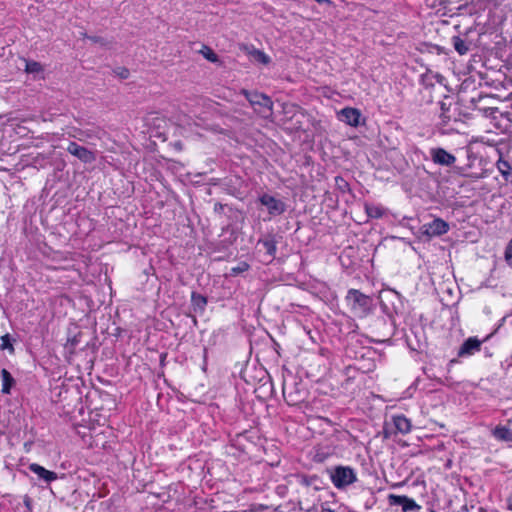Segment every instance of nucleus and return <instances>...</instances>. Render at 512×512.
I'll use <instances>...</instances> for the list:
<instances>
[{"label":"nucleus","instance_id":"nucleus-4","mask_svg":"<svg viewBox=\"0 0 512 512\" xmlns=\"http://www.w3.org/2000/svg\"><path fill=\"white\" fill-rule=\"evenodd\" d=\"M388 502L391 506H401L403 512H419L421 506L418 505L413 499L404 495L390 494Z\"/></svg>","mask_w":512,"mask_h":512},{"label":"nucleus","instance_id":"nucleus-41","mask_svg":"<svg viewBox=\"0 0 512 512\" xmlns=\"http://www.w3.org/2000/svg\"><path fill=\"white\" fill-rule=\"evenodd\" d=\"M358 352L354 351V357L357 358Z\"/></svg>","mask_w":512,"mask_h":512},{"label":"nucleus","instance_id":"nucleus-7","mask_svg":"<svg viewBox=\"0 0 512 512\" xmlns=\"http://www.w3.org/2000/svg\"><path fill=\"white\" fill-rule=\"evenodd\" d=\"M66 150L83 163H92L96 160L94 152L88 150L83 146L78 145L76 142H70Z\"/></svg>","mask_w":512,"mask_h":512},{"label":"nucleus","instance_id":"nucleus-22","mask_svg":"<svg viewBox=\"0 0 512 512\" xmlns=\"http://www.w3.org/2000/svg\"><path fill=\"white\" fill-rule=\"evenodd\" d=\"M338 118L342 121H346L347 124L352 125V108L346 107L338 113Z\"/></svg>","mask_w":512,"mask_h":512},{"label":"nucleus","instance_id":"nucleus-29","mask_svg":"<svg viewBox=\"0 0 512 512\" xmlns=\"http://www.w3.org/2000/svg\"><path fill=\"white\" fill-rule=\"evenodd\" d=\"M80 141H84L86 138H91L92 134L89 131H79L77 135H73Z\"/></svg>","mask_w":512,"mask_h":512},{"label":"nucleus","instance_id":"nucleus-31","mask_svg":"<svg viewBox=\"0 0 512 512\" xmlns=\"http://www.w3.org/2000/svg\"><path fill=\"white\" fill-rule=\"evenodd\" d=\"M373 366H374V364H373V363H369V364H368V366L366 367V370H370ZM354 368H357V369H359V370H363V371H365V367H362V366H356L355 364H354Z\"/></svg>","mask_w":512,"mask_h":512},{"label":"nucleus","instance_id":"nucleus-13","mask_svg":"<svg viewBox=\"0 0 512 512\" xmlns=\"http://www.w3.org/2000/svg\"><path fill=\"white\" fill-rule=\"evenodd\" d=\"M0 376L2 380L1 392L2 394L9 395L11 393V388L15 385L16 381L7 369H2Z\"/></svg>","mask_w":512,"mask_h":512},{"label":"nucleus","instance_id":"nucleus-3","mask_svg":"<svg viewBox=\"0 0 512 512\" xmlns=\"http://www.w3.org/2000/svg\"><path fill=\"white\" fill-rule=\"evenodd\" d=\"M260 203L267 207L268 212L271 216H278L286 211L285 203L267 193H264L259 197Z\"/></svg>","mask_w":512,"mask_h":512},{"label":"nucleus","instance_id":"nucleus-16","mask_svg":"<svg viewBox=\"0 0 512 512\" xmlns=\"http://www.w3.org/2000/svg\"><path fill=\"white\" fill-rule=\"evenodd\" d=\"M258 243L264 247L266 254L270 257V259L275 257L277 251V241L275 240L274 236L261 239Z\"/></svg>","mask_w":512,"mask_h":512},{"label":"nucleus","instance_id":"nucleus-28","mask_svg":"<svg viewBox=\"0 0 512 512\" xmlns=\"http://www.w3.org/2000/svg\"><path fill=\"white\" fill-rule=\"evenodd\" d=\"M248 268H249V265L247 263L243 262L239 266L232 268V273L233 274H239V273H242L244 271H247Z\"/></svg>","mask_w":512,"mask_h":512},{"label":"nucleus","instance_id":"nucleus-27","mask_svg":"<svg viewBox=\"0 0 512 512\" xmlns=\"http://www.w3.org/2000/svg\"><path fill=\"white\" fill-rule=\"evenodd\" d=\"M505 260L510 267H512V239L508 243L505 250Z\"/></svg>","mask_w":512,"mask_h":512},{"label":"nucleus","instance_id":"nucleus-15","mask_svg":"<svg viewBox=\"0 0 512 512\" xmlns=\"http://www.w3.org/2000/svg\"><path fill=\"white\" fill-rule=\"evenodd\" d=\"M496 167L506 182H512V167L508 161L500 157L496 163Z\"/></svg>","mask_w":512,"mask_h":512},{"label":"nucleus","instance_id":"nucleus-36","mask_svg":"<svg viewBox=\"0 0 512 512\" xmlns=\"http://www.w3.org/2000/svg\"><path fill=\"white\" fill-rule=\"evenodd\" d=\"M214 209H215V211H218V210L222 209V205L217 203V204H215V208Z\"/></svg>","mask_w":512,"mask_h":512},{"label":"nucleus","instance_id":"nucleus-18","mask_svg":"<svg viewBox=\"0 0 512 512\" xmlns=\"http://www.w3.org/2000/svg\"><path fill=\"white\" fill-rule=\"evenodd\" d=\"M191 300H192L193 306L199 310H204V308L207 304L206 297L202 296L201 294L195 293V292L192 293Z\"/></svg>","mask_w":512,"mask_h":512},{"label":"nucleus","instance_id":"nucleus-39","mask_svg":"<svg viewBox=\"0 0 512 512\" xmlns=\"http://www.w3.org/2000/svg\"><path fill=\"white\" fill-rule=\"evenodd\" d=\"M76 343H77L76 339H73V340H72V346H75V345H76Z\"/></svg>","mask_w":512,"mask_h":512},{"label":"nucleus","instance_id":"nucleus-2","mask_svg":"<svg viewBox=\"0 0 512 512\" xmlns=\"http://www.w3.org/2000/svg\"><path fill=\"white\" fill-rule=\"evenodd\" d=\"M242 94L257 113L265 118L272 115L273 102L269 96L257 91L250 92L248 90H242Z\"/></svg>","mask_w":512,"mask_h":512},{"label":"nucleus","instance_id":"nucleus-25","mask_svg":"<svg viewBox=\"0 0 512 512\" xmlns=\"http://www.w3.org/2000/svg\"><path fill=\"white\" fill-rule=\"evenodd\" d=\"M339 260L342 264L343 267H346V268H349L350 265H351V260H350V253L349 251L347 250H344L341 255L339 256Z\"/></svg>","mask_w":512,"mask_h":512},{"label":"nucleus","instance_id":"nucleus-19","mask_svg":"<svg viewBox=\"0 0 512 512\" xmlns=\"http://www.w3.org/2000/svg\"><path fill=\"white\" fill-rule=\"evenodd\" d=\"M453 45H454L455 50L460 55H465L468 52V50H469V47H468L467 43L463 39H461L460 37H454L453 38Z\"/></svg>","mask_w":512,"mask_h":512},{"label":"nucleus","instance_id":"nucleus-38","mask_svg":"<svg viewBox=\"0 0 512 512\" xmlns=\"http://www.w3.org/2000/svg\"><path fill=\"white\" fill-rule=\"evenodd\" d=\"M352 294V289L348 290L347 297H349Z\"/></svg>","mask_w":512,"mask_h":512},{"label":"nucleus","instance_id":"nucleus-1","mask_svg":"<svg viewBox=\"0 0 512 512\" xmlns=\"http://www.w3.org/2000/svg\"><path fill=\"white\" fill-rule=\"evenodd\" d=\"M357 314L364 329L372 326L375 318L373 314V299L354 289V315Z\"/></svg>","mask_w":512,"mask_h":512},{"label":"nucleus","instance_id":"nucleus-34","mask_svg":"<svg viewBox=\"0 0 512 512\" xmlns=\"http://www.w3.org/2000/svg\"><path fill=\"white\" fill-rule=\"evenodd\" d=\"M88 38H89L91 41H93V42H98V41L100 40V38H98V37H92V36H89Z\"/></svg>","mask_w":512,"mask_h":512},{"label":"nucleus","instance_id":"nucleus-32","mask_svg":"<svg viewBox=\"0 0 512 512\" xmlns=\"http://www.w3.org/2000/svg\"><path fill=\"white\" fill-rule=\"evenodd\" d=\"M18 129H19V130H17V133H18V134H21V135H24V134H25V133H24L25 128H23V127L19 126V127H18Z\"/></svg>","mask_w":512,"mask_h":512},{"label":"nucleus","instance_id":"nucleus-24","mask_svg":"<svg viewBox=\"0 0 512 512\" xmlns=\"http://www.w3.org/2000/svg\"><path fill=\"white\" fill-rule=\"evenodd\" d=\"M202 53L204 55V57L209 60L210 62H217L218 61V56L217 54L210 48L208 47H204V50H202Z\"/></svg>","mask_w":512,"mask_h":512},{"label":"nucleus","instance_id":"nucleus-11","mask_svg":"<svg viewBox=\"0 0 512 512\" xmlns=\"http://www.w3.org/2000/svg\"><path fill=\"white\" fill-rule=\"evenodd\" d=\"M29 470L35 473L38 476V478L44 481L45 483H50L58 478L55 472L47 470L37 463L30 464Z\"/></svg>","mask_w":512,"mask_h":512},{"label":"nucleus","instance_id":"nucleus-14","mask_svg":"<svg viewBox=\"0 0 512 512\" xmlns=\"http://www.w3.org/2000/svg\"><path fill=\"white\" fill-rule=\"evenodd\" d=\"M492 435L499 441L512 442V430L507 426H496L492 431Z\"/></svg>","mask_w":512,"mask_h":512},{"label":"nucleus","instance_id":"nucleus-9","mask_svg":"<svg viewBox=\"0 0 512 512\" xmlns=\"http://www.w3.org/2000/svg\"><path fill=\"white\" fill-rule=\"evenodd\" d=\"M430 155L435 164L442 166H451L456 161L455 156L443 148H432Z\"/></svg>","mask_w":512,"mask_h":512},{"label":"nucleus","instance_id":"nucleus-17","mask_svg":"<svg viewBox=\"0 0 512 512\" xmlns=\"http://www.w3.org/2000/svg\"><path fill=\"white\" fill-rule=\"evenodd\" d=\"M365 211L370 218H380L384 212L382 207L369 204H365Z\"/></svg>","mask_w":512,"mask_h":512},{"label":"nucleus","instance_id":"nucleus-23","mask_svg":"<svg viewBox=\"0 0 512 512\" xmlns=\"http://www.w3.org/2000/svg\"><path fill=\"white\" fill-rule=\"evenodd\" d=\"M1 350H8L11 354L14 353V347L11 343L9 334H5L1 337Z\"/></svg>","mask_w":512,"mask_h":512},{"label":"nucleus","instance_id":"nucleus-37","mask_svg":"<svg viewBox=\"0 0 512 512\" xmlns=\"http://www.w3.org/2000/svg\"><path fill=\"white\" fill-rule=\"evenodd\" d=\"M286 392H287V387L286 385L283 386V395L286 396Z\"/></svg>","mask_w":512,"mask_h":512},{"label":"nucleus","instance_id":"nucleus-8","mask_svg":"<svg viewBox=\"0 0 512 512\" xmlns=\"http://www.w3.org/2000/svg\"><path fill=\"white\" fill-rule=\"evenodd\" d=\"M355 131L362 134L366 139H370L376 134L374 128L367 127L366 120L362 118L360 111L354 108V132ZM356 137L357 135L354 133V138Z\"/></svg>","mask_w":512,"mask_h":512},{"label":"nucleus","instance_id":"nucleus-12","mask_svg":"<svg viewBox=\"0 0 512 512\" xmlns=\"http://www.w3.org/2000/svg\"><path fill=\"white\" fill-rule=\"evenodd\" d=\"M392 422L396 432L407 434L411 430V422L404 415L393 416Z\"/></svg>","mask_w":512,"mask_h":512},{"label":"nucleus","instance_id":"nucleus-21","mask_svg":"<svg viewBox=\"0 0 512 512\" xmlns=\"http://www.w3.org/2000/svg\"><path fill=\"white\" fill-rule=\"evenodd\" d=\"M25 71L31 74H37L43 71L42 65L36 61H26Z\"/></svg>","mask_w":512,"mask_h":512},{"label":"nucleus","instance_id":"nucleus-6","mask_svg":"<svg viewBox=\"0 0 512 512\" xmlns=\"http://www.w3.org/2000/svg\"><path fill=\"white\" fill-rule=\"evenodd\" d=\"M449 230V224L441 218H436L432 222L423 225L422 232L428 237H437L446 234Z\"/></svg>","mask_w":512,"mask_h":512},{"label":"nucleus","instance_id":"nucleus-40","mask_svg":"<svg viewBox=\"0 0 512 512\" xmlns=\"http://www.w3.org/2000/svg\"><path fill=\"white\" fill-rule=\"evenodd\" d=\"M323 512H334L333 510H330V509H326L324 510Z\"/></svg>","mask_w":512,"mask_h":512},{"label":"nucleus","instance_id":"nucleus-30","mask_svg":"<svg viewBox=\"0 0 512 512\" xmlns=\"http://www.w3.org/2000/svg\"><path fill=\"white\" fill-rule=\"evenodd\" d=\"M117 75L122 78V79H126L128 76H129V70L126 69V68H119L117 71H116Z\"/></svg>","mask_w":512,"mask_h":512},{"label":"nucleus","instance_id":"nucleus-26","mask_svg":"<svg viewBox=\"0 0 512 512\" xmlns=\"http://www.w3.org/2000/svg\"><path fill=\"white\" fill-rule=\"evenodd\" d=\"M449 108L446 106V103L441 102V119L443 124H447L451 117L448 115Z\"/></svg>","mask_w":512,"mask_h":512},{"label":"nucleus","instance_id":"nucleus-20","mask_svg":"<svg viewBox=\"0 0 512 512\" xmlns=\"http://www.w3.org/2000/svg\"><path fill=\"white\" fill-rule=\"evenodd\" d=\"M250 55L253 57L255 61L260 62L262 64L266 65L270 62V57L261 50L253 49L250 52Z\"/></svg>","mask_w":512,"mask_h":512},{"label":"nucleus","instance_id":"nucleus-35","mask_svg":"<svg viewBox=\"0 0 512 512\" xmlns=\"http://www.w3.org/2000/svg\"><path fill=\"white\" fill-rule=\"evenodd\" d=\"M316 2L322 4V3H327L329 4L330 3V0H315Z\"/></svg>","mask_w":512,"mask_h":512},{"label":"nucleus","instance_id":"nucleus-33","mask_svg":"<svg viewBox=\"0 0 512 512\" xmlns=\"http://www.w3.org/2000/svg\"><path fill=\"white\" fill-rule=\"evenodd\" d=\"M508 508L512 510V495L508 498Z\"/></svg>","mask_w":512,"mask_h":512},{"label":"nucleus","instance_id":"nucleus-5","mask_svg":"<svg viewBox=\"0 0 512 512\" xmlns=\"http://www.w3.org/2000/svg\"><path fill=\"white\" fill-rule=\"evenodd\" d=\"M332 483L337 488H343L352 483V469L338 466L331 472Z\"/></svg>","mask_w":512,"mask_h":512},{"label":"nucleus","instance_id":"nucleus-10","mask_svg":"<svg viewBox=\"0 0 512 512\" xmlns=\"http://www.w3.org/2000/svg\"><path fill=\"white\" fill-rule=\"evenodd\" d=\"M481 343L482 342L476 337L468 338L460 347L458 356L463 357L473 355L475 352L480 350Z\"/></svg>","mask_w":512,"mask_h":512}]
</instances>
